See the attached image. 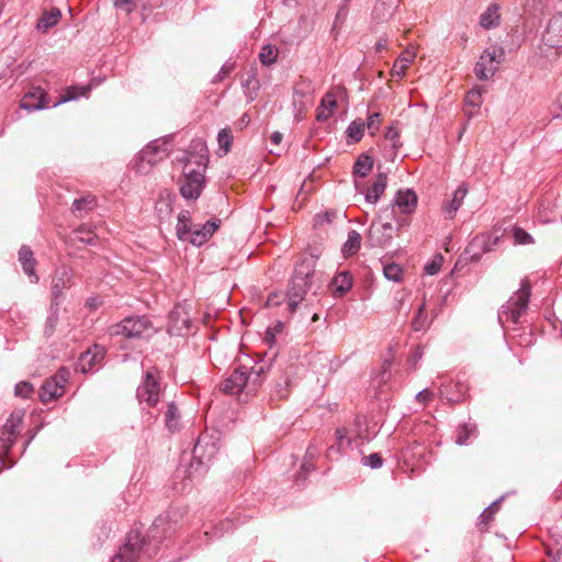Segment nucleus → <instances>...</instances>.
I'll return each mask as SVG.
<instances>
[{
    "instance_id": "56",
    "label": "nucleus",
    "mask_w": 562,
    "mask_h": 562,
    "mask_svg": "<svg viewBox=\"0 0 562 562\" xmlns=\"http://www.w3.org/2000/svg\"><path fill=\"white\" fill-rule=\"evenodd\" d=\"M381 124V114L379 112H374L368 116L367 127L371 131V134H374Z\"/></svg>"
},
{
    "instance_id": "17",
    "label": "nucleus",
    "mask_w": 562,
    "mask_h": 562,
    "mask_svg": "<svg viewBox=\"0 0 562 562\" xmlns=\"http://www.w3.org/2000/svg\"><path fill=\"white\" fill-rule=\"evenodd\" d=\"M190 316L184 307L176 306L168 316L167 329L170 335L181 336L190 326Z\"/></svg>"
},
{
    "instance_id": "40",
    "label": "nucleus",
    "mask_w": 562,
    "mask_h": 562,
    "mask_svg": "<svg viewBox=\"0 0 562 562\" xmlns=\"http://www.w3.org/2000/svg\"><path fill=\"white\" fill-rule=\"evenodd\" d=\"M191 223V213L189 211H181L178 215V223L176 227L177 236L180 240H187Z\"/></svg>"
},
{
    "instance_id": "23",
    "label": "nucleus",
    "mask_w": 562,
    "mask_h": 562,
    "mask_svg": "<svg viewBox=\"0 0 562 562\" xmlns=\"http://www.w3.org/2000/svg\"><path fill=\"white\" fill-rule=\"evenodd\" d=\"M64 394V386L57 379H47L40 391V400L43 403H48L53 400L60 397Z\"/></svg>"
},
{
    "instance_id": "7",
    "label": "nucleus",
    "mask_w": 562,
    "mask_h": 562,
    "mask_svg": "<svg viewBox=\"0 0 562 562\" xmlns=\"http://www.w3.org/2000/svg\"><path fill=\"white\" fill-rule=\"evenodd\" d=\"M530 291L531 285L528 279L521 280L518 291L502 305V310L498 313L499 323H503L504 318L505 321H509L514 324L519 322L521 315L527 311Z\"/></svg>"
},
{
    "instance_id": "9",
    "label": "nucleus",
    "mask_w": 562,
    "mask_h": 562,
    "mask_svg": "<svg viewBox=\"0 0 562 562\" xmlns=\"http://www.w3.org/2000/svg\"><path fill=\"white\" fill-rule=\"evenodd\" d=\"M170 143L167 138H158L150 142L138 153L137 170L147 172L146 166L149 168L162 161L169 156Z\"/></svg>"
},
{
    "instance_id": "32",
    "label": "nucleus",
    "mask_w": 562,
    "mask_h": 562,
    "mask_svg": "<svg viewBox=\"0 0 562 562\" xmlns=\"http://www.w3.org/2000/svg\"><path fill=\"white\" fill-rule=\"evenodd\" d=\"M476 425L472 423L459 425L456 429L454 442L459 446H468L472 442V438L476 437Z\"/></svg>"
},
{
    "instance_id": "1",
    "label": "nucleus",
    "mask_w": 562,
    "mask_h": 562,
    "mask_svg": "<svg viewBox=\"0 0 562 562\" xmlns=\"http://www.w3.org/2000/svg\"><path fill=\"white\" fill-rule=\"evenodd\" d=\"M187 514L186 506L171 505L153 521L146 538L138 529H132L111 562H133L142 555L148 559L156 557L160 550L159 544L182 526Z\"/></svg>"
},
{
    "instance_id": "54",
    "label": "nucleus",
    "mask_w": 562,
    "mask_h": 562,
    "mask_svg": "<svg viewBox=\"0 0 562 562\" xmlns=\"http://www.w3.org/2000/svg\"><path fill=\"white\" fill-rule=\"evenodd\" d=\"M481 239H482L483 251L488 252V251L493 250L495 245H497V243L499 240V236L487 234V235H483L481 237Z\"/></svg>"
},
{
    "instance_id": "55",
    "label": "nucleus",
    "mask_w": 562,
    "mask_h": 562,
    "mask_svg": "<svg viewBox=\"0 0 562 562\" xmlns=\"http://www.w3.org/2000/svg\"><path fill=\"white\" fill-rule=\"evenodd\" d=\"M319 106L333 112V110L337 106L335 94L331 92H327L323 97Z\"/></svg>"
},
{
    "instance_id": "13",
    "label": "nucleus",
    "mask_w": 562,
    "mask_h": 562,
    "mask_svg": "<svg viewBox=\"0 0 562 562\" xmlns=\"http://www.w3.org/2000/svg\"><path fill=\"white\" fill-rule=\"evenodd\" d=\"M23 414L12 413L10 417L7 419L3 430L1 441L2 447L4 448L3 452H0V457H5L9 453L10 445L13 443L16 435L20 432V426L22 424Z\"/></svg>"
},
{
    "instance_id": "60",
    "label": "nucleus",
    "mask_w": 562,
    "mask_h": 562,
    "mask_svg": "<svg viewBox=\"0 0 562 562\" xmlns=\"http://www.w3.org/2000/svg\"><path fill=\"white\" fill-rule=\"evenodd\" d=\"M398 137H400V133L398 131L393 127V126H390L386 132H385V138L390 142H392V146L394 148L397 147V140H398Z\"/></svg>"
},
{
    "instance_id": "25",
    "label": "nucleus",
    "mask_w": 562,
    "mask_h": 562,
    "mask_svg": "<svg viewBox=\"0 0 562 562\" xmlns=\"http://www.w3.org/2000/svg\"><path fill=\"white\" fill-rule=\"evenodd\" d=\"M173 199H175V195L170 191L165 190V191L160 192L159 198L155 205V211L160 221H164V220H167L170 217V215L172 213Z\"/></svg>"
},
{
    "instance_id": "29",
    "label": "nucleus",
    "mask_w": 562,
    "mask_h": 562,
    "mask_svg": "<svg viewBox=\"0 0 562 562\" xmlns=\"http://www.w3.org/2000/svg\"><path fill=\"white\" fill-rule=\"evenodd\" d=\"M333 293L336 297L345 295L352 286V276L349 271L339 272L331 280Z\"/></svg>"
},
{
    "instance_id": "8",
    "label": "nucleus",
    "mask_w": 562,
    "mask_h": 562,
    "mask_svg": "<svg viewBox=\"0 0 562 562\" xmlns=\"http://www.w3.org/2000/svg\"><path fill=\"white\" fill-rule=\"evenodd\" d=\"M505 50L502 46L493 45L486 48L474 66V74L480 80L491 79L504 60Z\"/></svg>"
},
{
    "instance_id": "33",
    "label": "nucleus",
    "mask_w": 562,
    "mask_h": 562,
    "mask_svg": "<svg viewBox=\"0 0 562 562\" xmlns=\"http://www.w3.org/2000/svg\"><path fill=\"white\" fill-rule=\"evenodd\" d=\"M415 52L405 49L395 60L392 68V76L403 78L406 74V69L415 59Z\"/></svg>"
},
{
    "instance_id": "34",
    "label": "nucleus",
    "mask_w": 562,
    "mask_h": 562,
    "mask_svg": "<svg viewBox=\"0 0 562 562\" xmlns=\"http://www.w3.org/2000/svg\"><path fill=\"white\" fill-rule=\"evenodd\" d=\"M499 5L496 3H492L481 14L480 25L485 30L496 27L499 24Z\"/></svg>"
},
{
    "instance_id": "41",
    "label": "nucleus",
    "mask_w": 562,
    "mask_h": 562,
    "mask_svg": "<svg viewBox=\"0 0 562 562\" xmlns=\"http://www.w3.org/2000/svg\"><path fill=\"white\" fill-rule=\"evenodd\" d=\"M89 87H79V86H71L66 89L65 93L60 95L59 100L54 103V106H57L61 103L69 102L72 100L78 99L80 95H85L89 91Z\"/></svg>"
},
{
    "instance_id": "27",
    "label": "nucleus",
    "mask_w": 562,
    "mask_h": 562,
    "mask_svg": "<svg viewBox=\"0 0 562 562\" xmlns=\"http://www.w3.org/2000/svg\"><path fill=\"white\" fill-rule=\"evenodd\" d=\"M165 426L172 434L180 431L182 427L180 411L175 402H169L167 404V409L165 412Z\"/></svg>"
},
{
    "instance_id": "45",
    "label": "nucleus",
    "mask_w": 562,
    "mask_h": 562,
    "mask_svg": "<svg viewBox=\"0 0 562 562\" xmlns=\"http://www.w3.org/2000/svg\"><path fill=\"white\" fill-rule=\"evenodd\" d=\"M384 277L394 282H400L403 277V269L395 262L387 263L383 267Z\"/></svg>"
},
{
    "instance_id": "5",
    "label": "nucleus",
    "mask_w": 562,
    "mask_h": 562,
    "mask_svg": "<svg viewBox=\"0 0 562 562\" xmlns=\"http://www.w3.org/2000/svg\"><path fill=\"white\" fill-rule=\"evenodd\" d=\"M210 465L203 459H180L177 465L172 488L176 493H186L190 484L200 480L207 471Z\"/></svg>"
},
{
    "instance_id": "46",
    "label": "nucleus",
    "mask_w": 562,
    "mask_h": 562,
    "mask_svg": "<svg viewBox=\"0 0 562 562\" xmlns=\"http://www.w3.org/2000/svg\"><path fill=\"white\" fill-rule=\"evenodd\" d=\"M217 142L220 149L223 150V155H226L229 151L233 143V135L228 127L223 128L218 132Z\"/></svg>"
},
{
    "instance_id": "48",
    "label": "nucleus",
    "mask_w": 562,
    "mask_h": 562,
    "mask_svg": "<svg viewBox=\"0 0 562 562\" xmlns=\"http://www.w3.org/2000/svg\"><path fill=\"white\" fill-rule=\"evenodd\" d=\"M496 514V509H487L479 515L476 526L481 531H486L488 529L490 522L494 519V515Z\"/></svg>"
},
{
    "instance_id": "61",
    "label": "nucleus",
    "mask_w": 562,
    "mask_h": 562,
    "mask_svg": "<svg viewBox=\"0 0 562 562\" xmlns=\"http://www.w3.org/2000/svg\"><path fill=\"white\" fill-rule=\"evenodd\" d=\"M363 467L372 470L380 469L383 465L384 459H360Z\"/></svg>"
},
{
    "instance_id": "37",
    "label": "nucleus",
    "mask_w": 562,
    "mask_h": 562,
    "mask_svg": "<svg viewBox=\"0 0 562 562\" xmlns=\"http://www.w3.org/2000/svg\"><path fill=\"white\" fill-rule=\"evenodd\" d=\"M372 168V157L368 154H361L353 165V173L361 178H364L371 172Z\"/></svg>"
},
{
    "instance_id": "10",
    "label": "nucleus",
    "mask_w": 562,
    "mask_h": 562,
    "mask_svg": "<svg viewBox=\"0 0 562 562\" xmlns=\"http://www.w3.org/2000/svg\"><path fill=\"white\" fill-rule=\"evenodd\" d=\"M220 452V432L206 430L202 432L193 448V457H214Z\"/></svg>"
},
{
    "instance_id": "49",
    "label": "nucleus",
    "mask_w": 562,
    "mask_h": 562,
    "mask_svg": "<svg viewBox=\"0 0 562 562\" xmlns=\"http://www.w3.org/2000/svg\"><path fill=\"white\" fill-rule=\"evenodd\" d=\"M289 378H283L281 381L276 382L271 396L278 400L286 398L289 395Z\"/></svg>"
},
{
    "instance_id": "2",
    "label": "nucleus",
    "mask_w": 562,
    "mask_h": 562,
    "mask_svg": "<svg viewBox=\"0 0 562 562\" xmlns=\"http://www.w3.org/2000/svg\"><path fill=\"white\" fill-rule=\"evenodd\" d=\"M190 149L183 158V176L179 190L186 200H196L205 184L204 172L209 162V150L202 140H193Z\"/></svg>"
},
{
    "instance_id": "22",
    "label": "nucleus",
    "mask_w": 562,
    "mask_h": 562,
    "mask_svg": "<svg viewBox=\"0 0 562 562\" xmlns=\"http://www.w3.org/2000/svg\"><path fill=\"white\" fill-rule=\"evenodd\" d=\"M467 194L468 186L465 183H461L453 192L452 199L442 204V212L447 218L452 220L456 216V213L462 205Z\"/></svg>"
},
{
    "instance_id": "39",
    "label": "nucleus",
    "mask_w": 562,
    "mask_h": 562,
    "mask_svg": "<svg viewBox=\"0 0 562 562\" xmlns=\"http://www.w3.org/2000/svg\"><path fill=\"white\" fill-rule=\"evenodd\" d=\"M59 304L60 302L52 303L49 308V314L46 318L45 326H44V335L46 337H50L56 329V326L58 324V312H59Z\"/></svg>"
},
{
    "instance_id": "3",
    "label": "nucleus",
    "mask_w": 562,
    "mask_h": 562,
    "mask_svg": "<svg viewBox=\"0 0 562 562\" xmlns=\"http://www.w3.org/2000/svg\"><path fill=\"white\" fill-rule=\"evenodd\" d=\"M317 256L313 254L303 255L296 263L294 276L285 294L286 306L290 313H294L297 305L303 301L307 290L311 288V278L315 272Z\"/></svg>"
},
{
    "instance_id": "20",
    "label": "nucleus",
    "mask_w": 562,
    "mask_h": 562,
    "mask_svg": "<svg viewBox=\"0 0 562 562\" xmlns=\"http://www.w3.org/2000/svg\"><path fill=\"white\" fill-rule=\"evenodd\" d=\"M292 467L295 472L290 474V477L293 479L297 486L304 485L308 475L315 471L313 459H293Z\"/></svg>"
},
{
    "instance_id": "62",
    "label": "nucleus",
    "mask_w": 562,
    "mask_h": 562,
    "mask_svg": "<svg viewBox=\"0 0 562 562\" xmlns=\"http://www.w3.org/2000/svg\"><path fill=\"white\" fill-rule=\"evenodd\" d=\"M81 233H82V229L76 231V238L79 241L85 243L87 245H94L95 244L97 235H94L91 232H89L88 236L83 237V236H80Z\"/></svg>"
},
{
    "instance_id": "14",
    "label": "nucleus",
    "mask_w": 562,
    "mask_h": 562,
    "mask_svg": "<svg viewBox=\"0 0 562 562\" xmlns=\"http://www.w3.org/2000/svg\"><path fill=\"white\" fill-rule=\"evenodd\" d=\"M394 227L391 222H373L369 229V239L372 246L383 247L393 238Z\"/></svg>"
},
{
    "instance_id": "57",
    "label": "nucleus",
    "mask_w": 562,
    "mask_h": 562,
    "mask_svg": "<svg viewBox=\"0 0 562 562\" xmlns=\"http://www.w3.org/2000/svg\"><path fill=\"white\" fill-rule=\"evenodd\" d=\"M221 221L220 220H210L203 226H201L202 231L206 235V240L214 234V232L218 228Z\"/></svg>"
},
{
    "instance_id": "21",
    "label": "nucleus",
    "mask_w": 562,
    "mask_h": 562,
    "mask_svg": "<svg viewBox=\"0 0 562 562\" xmlns=\"http://www.w3.org/2000/svg\"><path fill=\"white\" fill-rule=\"evenodd\" d=\"M19 262L21 263L25 274L30 278L31 282L37 283L38 276L35 272L36 259L34 258V254L29 246L23 245L20 248Z\"/></svg>"
},
{
    "instance_id": "51",
    "label": "nucleus",
    "mask_w": 562,
    "mask_h": 562,
    "mask_svg": "<svg viewBox=\"0 0 562 562\" xmlns=\"http://www.w3.org/2000/svg\"><path fill=\"white\" fill-rule=\"evenodd\" d=\"M34 393L33 385L27 381H22L15 385L14 394L22 398H29Z\"/></svg>"
},
{
    "instance_id": "59",
    "label": "nucleus",
    "mask_w": 562,
    "mask_h": 562,
    "mask_svg": "<svg viewBox=\"0 0 562 562\" xmlns=\"http://www.w3.org/2000/svg\"><path fill=\"white\" fill-rule=\"evenodd\" d=\"M282 300L286 301L285 295L280 294V293H271V294H269V296L267 299L266 305L268 307L280 306L282 303Z\"/></svg>"
},
{
    "instance_id": "52",
    "label": "nucleus",
    "mask_w": 562,
    "mask_h": 562,
    "mask_svg": "<svg viewBox=\"0 0 562 562\" xmlns=\"http://www.w3.org/2000/svg\"><path fill=\"white\" fill-rule=\"evenodd\" d=\"M513 235L516 244L528 245L533 243L532 236L521 227H515Z\"/></svg>"
},
{
    "instance_id": "4",
    "label": "nucleus",
    "mask_w": 562,
    "mask_h": 562,
    "mask_svg": "<svg viewBox=\"0 0 562 562\" xmlns=\"http://www.w3.org/2000/svg\"><path fill=\"white\" fill-rule=\"evenodd\" d=\"M364 439L360 436L352 437L346 428H337L335 442L327 448V457L340 454L346 457H380L378 452L371 451L368 454L364 449Z\"/></svg>"
},
{
    "instance_id": "64",
    "label": "nucleus",
    "mask_w": 562,
    "mask_h": 562,
    "mask_svg": "<svg viewBox=\"0 0 562 562\" xmlns=\"http://www.w3.org/2000/svg\"><path fill=\"white\" fill-rule=\"evenodd\" d=\"M331 114H333V112H330V111H328V110H326L324 108L318 106L316 119L319 122H324L327 119H329L331 116Z\"/></svg>"
},
{
    "instance_id": "53",
    "label": "nucleus",
    "mask_w": 562,
    "mask_h": 562,
    "mask_svg": "<svg viewBox=\"0 0 562 562\" xmlns=\"http://www.w3.org/2000/svg\"><path fill=\"white\" fill-rule=\"evenodd\" d=\"M464 102L467 105H471L473 108L480 106L482 103V93L480 90H470L465 98Z\"/></svg>"
},
{
    "instance_id": "11",
    "label": "nucleus",
    "mask_w": 562,
    "mask_h": 562,
    "mask_svg": "<svg viewBox=\"0 0 562 562\" xmlns=\"http://www.w3.org/2000/svg\"><path fill=\"white\" fill-rule=\"evenodd\" d=\"M160 385L150 371L144 375L142 384L137 387L136 396L140 403L155 406L159 401Z\"/></svg>"
},
{
    "instance_id": "19",
    "label": "nucleus",
    "mask_w": 562,
    "mask_h": 562,
    "mask_svg": "<svg viewBox=\"0 0 562 562\" xmlns=\"http://www.w3.org/2000/svg\"><path fill=\"white\" fill-rule=\"evenodd\" d=\"M48 95L41 87H34L25 93L21 101V108L27 111L42 110L49 106Z\"/></svg>"
},
{
    "instance_id": "31",
    "label": "nucleus",
    "mask_w": 562,
    "mask_h": 562,
    "mask_svg": "<svg viewBox=\"0 0 562 562\" xmlns=\"http://www.w3.org/2000/svg\"><path fill=\"white\" fill-rule=\"evenodd\" d=\"M387 183V176L386 173L380 172L378 173L374 182L371 187L368 188L366 193V200L369 203H376V201L380 199L381 194L384 192Z\"/></svg>"
},
{
    "instance_id": "28",
    "label": "nucleus",
    "mask_w": 562,
    "mask_h": 562,
    "mask_svg": "<svg viewBox=\"0 0 562 562\" xmlns=\"http://www.w3.org/2000/svg\"><path fill=\"white\" fill-rule=\"evenodd\" d=\"M396 473H405L409 479L418 476L424 468L422 467V459H396Z\"/></svg>"
},
{
    "instance_id": "30",
    "label": "nucleus",
    "mask_w": 562,
    "mask_h": 562,
    "mask_svg": "<svg viewBox=\"0 0 562 562\" xmlns=\"http://www.w3.org/2000/svg\"><path fill=\"white\" fill-rule=\"evenodd\" d=\"M61 18V12L58 8H52L49 11H44L36 23V30L46 33L49 29L57 25Z\"/></svg>"
},
{
    "instance_id": "26",
    "label": "nucleus",
    "mask_w": 562,
    "mask_h": 562,
    "mask_svg": "<svg viewBox=\"0 0 562 562\" xmlns=\"http://www.w3.org/2000/svg\"><path fill=\"white\" fill-rule=\"evenodd\" d=\"M417 204V195L412 190L398 191L395 198V206L404 214L412 213Z\"/></svg>"
},
{
    "instance_id": "58",
    "label": "nucleus",
    "mask_w": 562,
    "mask_h": 562,
    "mask_svg": "<svg viewBox=\"0 0 562 562\" xmlns=\"http://www.w3.org/2000/svg\"><path fill=\"white\" fill-rule=\"evenodd\" d=\"M114 5L116 9H120L125 13H131L135 9L134 0H114Z\"/></svg>"
},
{
    "instance_id": "43",
    "label": "nucleus",
    "mask_w": 562,
    "mask_h": 562,
    "mask_svg": "<svg viewBox=\"0 0 562 562\" xmlns=\"http://www.w3.org/2000/svg\"><path fill=\"white\" fill-rule=\"evenodd\" d=\"M430 322L428 321L427 316L425 315V304H422L418 307V311L416 315L412 319V328L415 331H422L425 330L429 326Z\"/></svg>"
},
{
    "instance_id": "15",
    "label": "nucleus",
    "mask_w": 562,
    "mask_h": 562,
    "mask_svg": "<svg viewBox=\"0 0 562 562\" xmlns=\"http://www.w3.org/2000/svg\"><path fill=\"white\" fill-rule=\"evenodd\" d=\"M542 43L551 48L562 47V11L550 19Z\"/></svg>"
},
{
    "instance_id": "50",
    "label": "nucleus",
    "mask_w": 562,
    "mask_h": 562,
    "mask_svg": "<svg viewBox=\"0 0 562 562\" xmlns=\"http://www.w3.org/2000/svg\"><path fill=\"white\" fill-rule=\"evenodd\" d=\"M442 262H443L442 255L437 254L434 257V259L425 266V268H424L425 273L428 276L437 274L441 269Z\"/></svg>"
},
{
    "instance_id": "35",
    "label": "nucleus",
    "mask_w": 562,
    "mask_h": 562,
    "mask_svg": "<svg viewBox=\"0 0 562 562\" xmlns=\"http://www.w3.org/2000/svg\"><path fill=\"white\" fill-rule=\"evenodd\" d=\"M97 206V199L92 194H86L79 199H76L72 203L71 212L78 216L82 217L83 214L93 210Z\"/></svg>"
},
{
    "instance_id": "18",
    "label": "nucleus",
    "mask_w": 562,
    "mask_h": 562,
    "mask_svg": "<svg viewBox=\"0 0 562 562\" xmlns=\"http://www.w3.org/2000/svg\"><path fill=\"white\" fill-rule=\"evenodd\" d=\"M105 356L103 347L94 345L93 348L81 353L77 361V370L83 373L94 370V366L100 363Z\"/></svg>"
},
{
    "instance_id": "6",
    "label": "nucleus",
    "mask_w": 562,
    "mask_h": 562,
    "mask_svg": "<svg viewBox=\"0 0 562 562\" xmlns=\"http://www.w3.org/2000/svg\"><path fill=\"white\" fill-rule=\"evenodd\" d=\"M154 331L151 322L145 316L126 317L110 328L111 336H123L127 340H147L153 336Z\"/></svg>"
},
{
    "instance_id": "12",
    "label": "nucleus",
    "mask_w": 562,
    "mask_h": 562,
    "mask_svg": "<svg viewBox=\"0 0 562 562\" xmlns=\"http://www.w3.org/2000/svg\"><path fill=\"white\" fill-rule=\"evenodd\" d=\"M248 381L247 367L241 366L235 369L232 374L223 381L221 389L227 394L245 392L247 395H251L252 393H248Z\"/></svg>"
},
{
    "instance_id": "24",
    "label": "nucleus",
    "mask_w": 562,
    "mask_h": 562,
    "mask_svg": "<svg viewBox=\"0 0 562 562\" xmlns=\"http://www.w3.org/2000/svg\"><path fill=\"white\" fill-rule=\"evenodd\" d=\"M269 369L270 366L265 363H256L247 368V375L249 376L248 393H256L258 391Z\"/></svg>"
},
{
    "instance_id": "44",
    "label": "nucleus",
    "mask_w": 562,
    "mask_h": 562,
    "mask_svg": "<svg viewBox=\"0 0 562 562\" xmlns=\"http://www.w3.org/2000/svg\"><path fill=\"white\" fill-rule=\"evenodd\" d=\"M363 131H364V122L359 120V121H352L348 125L346 133H347V136L353 143H357V142H359L362 138Z\"/></svg>"
},
{
    "instance_id": "42",
    "label": "nucleus",
    "mask_w": 562,
    "mask_h": 562,
    "mask_svg": "<svg viewBox=\"0 0 562 562\" xmlns=\"http://www.w3.org/2000/svg\"><path fill=\"white\" fill-rule=\"evenodd\" d=\"M279 49L271 44L263 45L259 53V60L265 66H271L277 61Z\"/></svg>"
},
{
    "instance_id": "36",
    "label": "nucleus",
    "mask_w": 562,
    "mask_h": 562,
    "mask_svg": "<svg viewBox=\"0 0 562 562\" xmlns=\"http://www.w3.org/2000/svg\"><path fill=\"white\" fill-rule=\"evenodd\" d=\"M234 527H235V524L231 519L220 521L217 525L213 526L210 530L204 531V537H205L204 543L207 544L213 539L223 537L226 532H228L229 530H233Z\"/></svg>"
},
{
    "instance_id": "63",
    "label": "nucleus",
    "mask_w": 562,
    "mask_h": 562,
    "mask_svg": "<svg viewBox=\"0 0 562 562\" xmlns=\"http://www.w3.org/2000/svg\"><path fill=\"white\" fill-rule=\"evenodd\" d=\"M431 396L432 392L429 391L428 389H424L417 393L416 400L420 403H426L431 398Z\"/></svg>"
},
{
    "instance_id": "38",
    "label": "nucleus",
    "mask_w": 562,
    "mask_h": 562,
    "mask_svg": "<svg viewBox=\"0 0 562 562\" xmlns=\"http://www.w3.org/2000/svg\"><path fill=\"white\" fill-rule=\"evenodd\" d=\"M361 245V235L352 229L348 233V238L346 243L342 246V252L345 257H349L351 255H355L359 249Z\"/></svg>"
},
{
    "instance_id": "47",
    "label": "nucleus",
    "mask_w": 562,
    "mask_h": 562,
    "mask_svg": "<svg viewBox=\"0 0 562 562\" xmlns=\"http://www.w3.org/2000/svg\"><path fill=\"white\" fill-rule=\"evenodd\" d=\"M186 241H189L194 246H202L207 240H206V235L202 231L201 226H194L193 229L190 227Z\"/></svg>"
},
{
    "instance_id": "16",
    "label": "nucleus",
    "mask_w": 562,
    "mask_h": 562,
    "mask_svg": "<svg viewBox=\"0 0 562 562\" xmlns=\"http://www.w3.org/2000/svg\"><path fill=\"white\" fill-rule=\"evenodd\" d=\"M72 270L61 267L55 270L52 281V303L59 302L63 297L64 290L71 286Z\"/></svg>"
}]
</instances>
